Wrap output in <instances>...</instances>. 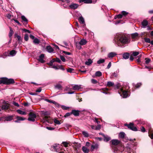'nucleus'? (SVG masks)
Instances as JSON below:
<instances>
[{
    "instance_id": "nucleus-41",
    "label": "nucleus",
    "mask_w": 153,
    "mask_h": 153,
    "mask_svg": "<svg viewBox=\"0 0 153 153\" xmlns=\"http://www.w3.org/2000/svg\"><path fill=\"white\" fill-rule=\"evenodd\" d=\"M33 42L34 44H38L40 42L39 40L37 38H35L33 41Z\"/></svg>"
},
{
    "instance_id": "nucleus-62",
    "label": "nucleus",
    "mask_w": 153,
    "mask_h": 153,
    "mask_svg": "<svg viewBox=\"0 0 153 153\" xmlns=\"http://www.w3.org/2000/svg\"><path fill=\"white\" fill-rule=\"evenodd\" d=\"M101 126L100 125H98L97 126H96L95 129L96 130H99L101 128Z\"/></svg>"
},
{
    "instance_id": "nucleus-8",
    "label": "nucleus",
    "mask_w": 153,
    "mask_h": 153,
    "mask_svg": "<svg viewBox=\"0 0 153 153\" xmlns=\"http://www.w3.org/2000/svg\"><path fill=\"white\" fill-rule=\"evenodd\" d=\"M110 142L111 143V146H116L120 143V141L118 140L113 139Z\"/></svg>"
},
{
    "instance_id": "nucleus-37",
    "label": "nucleus",
    "mask_w": 153,
    "mask_h": 153,
    "mask_svg": "<svg viewBox=\"0 0 153 153\" xmlns=\"http://www.w3.org/2000/svg\"><path fill=\"white\" fill-rule=\"evenodd\" d=\"M16 52L14 50H12L10 52V54L11 56H14L16 53Z\"/></svg>"
},
{
    "instance_id": "nucleus-49",
    "label": "nucleus",
    "mask_w": 153,
    "mask_h": 153,
    "mask_svg": "<svg viewBox=\"0 0 153 153\" xmlns=\"http://www.w3.org/2000/svg\"><path fill=\"white\" fill-rule=\"evenodd\" d=\"M74 71V70L71 68H68L67 69V71L68 72L72 73Z\"/></svg>"
},
{
    "instance_id": "nucleus-55",
    "label": "nucleus",
    "mask_w": 153,
    "mask_h": 153,
    "mask_svg": "<svg viewBox=\"0 0 153 153\" xmlns=\"http://www.w3.org/2000/svg\"><path fill=\"white\" fill-rule=\"evenodd\" d=\"M60 58L61 59L62 61H63L64 62H65L66 59L64 56H62V55H60Z\"/></svg>"
},
{
    "instance_id": "nucleus-28",
    "label": "nucleus",
    "mask_w": 153,
    "mask_h": 153,
    "mask_svg": "<svg viewBox=\"0 0 153 153\" xmlns=\"http://www.w3.org/2000/svg\"><path fill=\"white\" fill-rule=\"evenodd\" d=\"M103 137H104V139H103L104 141H106V142L108 141L111 139V137H108V136L105 135Z\"/></svg>"
},
{
    "instance_id": "nucleus-57",
    "label": "nucleus",
    "mask_w": 153,
    "mask_h": 153,
    "mask_svg": "<svg viewBox=\"0 0 153 153\" xmlns=\"http://www.w3.org/2000/svg\"><path fill=\"white\" fill-rule=\"evenodd\" d=\"M91 82L92 83L95 84L97 83V81L94 79H92L91 80Z\"/></svg>"
},
{
    "instance_id": "nucleus-47",
    "label": "nucleus",
    "mask_w": 153,
    "mask_h": 153,
    "mask_svg": "<svg viewBox=\"0 0 153 153\" xmlns=\"http://www.w3.org/2000/svg\"><path fill=\"white\" fill-rule=\"evenodd\" d=\"M82 133L85 137H88L89 136L88 134L85 131H83Z\"/></svg>"
},
{
    "instance_id": "nucleus-15",
    "label": "nucleus",
    "mask_w": 153,
    "mask_h": 153,
    "mask_svg": "<svg viewBox=\"0 0 153 153\" xmlns=\"http://www.w3.org/2000/svg\"><path fill=\"white\" fill-rule=\"evenodd\" d=\"M125 133L124 132H122L120 133L119 136L120 138L123 139V140L126 142L128 140L125 138Z\"/></svg>"
},
{
    "instance_id": "nucleus-29",
    "label": "nucleus",
    "mask_w": 153,
    "mask_h": 153,
    "mask_svg": "<svg viewBox=\"0 0 153 153\" xmlns=\"http://www.w3.org/2000/svg\"><path fill=\"white\" fill-rule=\"evenodd\" d=\"M55 88L59 90H61L62 89V86L60 84H58L55 86Z\"/></svg>"
},
{
    "instance_id": "nucleus-25",
    "label": "nucleus",
    "mask_w": 153,
    "mask_h": 153,
    "mask_svg": "<svg viewBox=\"0 0 153 153\" xmlns=\"http://www.w3.org/2000/svg\"><path fill=\"white\" fill-rule=\"evenodd\" d=\"M83 152L85 153H88L89 150L85 146H83L82 148Z\"/></svg>"
},
{
    "instance_id": "nucleus-52",
    "label": "nucleus",
    "mask_w": 153,
    "mask_h": 153,
    "mask_svg": "<svg viewBox=\"0 0 153 153\" xmlns=\"http://www.w3.org/2000/svg\"><path fill=\"white\" fill-rule=\"evenodd\" d=\"M58 69H60L63 71L65 70V68H64L63 66L62 65H58Z\"/></svg>"
},
{
    "instance_id": "nucleus-26",
    "label": "nucleus",
    "mask_w": 153,
    "mask_h": 153,
    "mask_svg": "<svg viewBox=\"0 0 153 153\" xmlns=\"http://www.w3.org/2000/svg\"><path fill=\"white\" fill-rule=\"evenodd\" d=\"M78 20L80 23L81 24H84L85 23V21L84 18L82 16L78 18Z\"/></svg>"
},
{
    "instance_id": "nucleus-31",
    "label": "nucleus",
    "mask_w": 153,
    "mask_h": 153,
    "mask_svg": "<svg viewBox=\"0 0 153 153\" xmlns=\"http://www.w3.org/2000/svg\"><path fill=\"white\" fill-rule=\"evenodd\" d=\"M16 112L20 114L25 115L26 114V113L25 112L23 111L20 109L17 110Z\"/></svg>"
},
{
    "instance_id": "nucleus-11",
    "label": "nucleus",
    "mask_w": 153,
    "mask_h": 153,
    "mask_svg": "<svg viewBox=\"0 0 153 153\" xmlns=\"http://www.w3.org/2000/svg\"><path fill=\"white\" fill-rule=\"evenodd\" d=\"M79 6V4L74 3H72L70 5H69V7L71 9L74 10L77 8Z\"/></svg>"
},
{
    "instance_id": "nucleus-45",
    "label": "nucleus",
    "mask_w": 153,
    "mask_h": 153,
    "mask_svg": "<svg viewBox=\"0 0 153 153\" xmlns=\"http://www.w3.org/2000/svg\"><path fill=\"white\" fill-rule=\"evenodd\" d=\"M112 149L114 150V152H117L118 151V149L115 146H111Z\"/></svg>"
},
{
    "instance_id": "nucleus-1",
    "label": "nucleus",
    "mask_w": 153,
    "mask_h": 153,
    "mask_svg": "<svg viewBox=\"0 0 153 153\" xmlns=\"http://www.w3.org/2000/svg\"><path fill=\"white\" fill-rule=\"evenodd\" d=\"M117 45L119 46L123 47L125 45H127L131 42L130 36L125 34L118 33L115 36Z\"/></svg>"
},
{
    "instance_id": "nucleus-38",
    "label": "nucleus",
    "mask_w": 153,
    "mask_h": 153,
    "mask_svg": "<svg viewBox=\"0 0 153 153\" xmlns=\"http://www.w3.org/2000/svg\"><path fill=\"white\" fill-rule=\"evenodd\" d=\"M121 13L123 16H126L129 14L128 13L124 11H122Z\"/></svg>"
},
{
    "instance_id": "nucleus-27",
    "label": "nucleus",
    "mask_w": 153,
    "mask_h": 153,
    "mask_svg": "<svg viewBox=\"0 0 153 153\" xmlns=\"http://www.w3.org/2000/svg\"><path fill=\"white\" fill-rule=\"evenodd\" d=\"M9 27L10 28V30L9 33V36L10 38H11V36L14 33V32L10 27Z\"/></svg>"
},
{
    "instance_id": "nucleus-56",
    "label": "nucleus",
    "mask_w": 153,
    "mask_h": 153,
    "mask_svg": "<svg viewBox=\"0 0 153 153\" xmlns=\"http://www.w3.org/2000/svg\"><path fill=\"white\" fill-rule=\"evenodd\" d=\"M71 114H72L71 112L67 113H66L65 115H64V117H67L70 116Z\"/></svg>"
},
{
    "instance_id": "nucleus-12",
    "label": "nucleus",
    "mask_w": 153,
    "mask_h": 153,
    "mask_svg": "<svg viewBox=\"0 0 153 153\" xmlns=\"http://www.w3.org/2000/svg\"><path fill=\"white\" fill-rule=\"evenodd\" d=\"M45 55L43 54H41L39 56L38 60L41 63H44L45 62V61L44 60L43 58L44 57Z\"/></svg>"
},
{
    "instance_id": "nucleus-48",
    "label": "nucleus",
    "mask_w": 153,
    "mask_h": 153,
    "mask_svg": "<svg viewBox=\"0 0 153 153\" xmlns=\"http://www.w3.org/2000/svg\"><path fill=\"white\" fill-rule=\"evenodd\" d=\"M145 63L146 64H148L151 61V59L149 58H146L145 59Z\"/></svg>"
},
{
    "instance_id": "nucleus-64",
    "label": "nucleus",
    "mask_w": 153,
    "mask_h": 153,
    "mask_svg": "<svg viewBox=\"0 0 153 153\" xmlns=\"http://www.w3.org/2000/svg\"><path fill=\"white\" fill-rule=\"evenodd\" d=\"M149 136L152 139H153V132L149 133Z\"/></svg>"
},
{
    "instance_id": "nucleus-54",
    "label": "nucleus",
    "mask_w": 153,
    "mask_h": 153,
    "mask_svg": "<svg viewBox=\"0 0 153 153\" xmlns=\"http://www.w3.org/2000/svg\"><path fill=\"white\" fill-rule=\"evenodd\" d=\"M56 62H58L60 64H61L62 62L60 59L58 58H55Z\"/></svg>"
},
{
    "instance_id": "nucleus-43",
    "label": "nucleus",
    "mask_w": 153,
    "mask_h": 153,
    "mask_svg": "<svg viewBox=\"0 0 153 153\" xmlns=\"http://www.w3.org/2000/svg\"><path fill=\"white\" fill-rule=\"evenodd\" d=\"M123 16L121 14H119L115 16L114 19H116L117 18L118 19H121L122 18Z\"/></svg>"
},
{
    "instance_id": "nucleus-40",
    "label": "nucleus",
    "mask_w": 153,
    "mask_h": 153,
    "mask_svg": "<svg viewBox=\"0 0 153 153\" xmlns=\"http://www.w3.org/2000/svg\"><path fill=\"white\" fill-rule=\"evenodd\" d=\"M98 148V146L97 145H92L91 146V151H93L94 150L95 148Z\"/></svg>"
},
{
    "instance_id": "nucleus-23",
    "label": "nucleus",
    "mask_w": 153,
    "mask_h": 153,
    "mask_svg": "<svg viewBox=\"0 0 153 153\" xmlns=\"http://www.w3.org/2000/svg\"><path fill=\"white\" fill-rule=\"evenodd\" d=\"M87 41L85 39H82L80 40L79 42V44L80 45H84L86 44L87 43Z\"/></svg>"
},
{
    "instance_id": "nucleus-5",
    "label": "nucleus",
    "mask_w": 153,
    "mask_h": 153,
    "mask_svg": "<svg viewBox=\"0 0 153 153\" xmlns=\"http://www.w3.org/2000/svg\"><path fill=\"white\" fill-rule=\"evenodd\" d=\"M42 114L44 116V117H43V120L45 121H46L48 123H50V121L49 118L50 117L48 116L49 114L48 112L47 111H43L42 112Z\"/></svg>"
},
{
    "instance_id": "nucleus-51",
    "label": "nucleus",
    "mask_w": 153,
    "mask_h": 153,
    "mask_svg": "<svg viewBox=\"0 0 153 153\" xmlns=\"http://www.w3.org/2000/svg\"><path fill=\"white\" fill-rule=\"evenodd\" d=\"M28 36L27 34H25V35L24 39L26 41H27L28 40Z\"/></svg>"
},
{
    "instance_id": "nucleus-33",
    "label": "nucleus",
    "mask_w": 153,
    "mask_h": 153,
    "mask_svg": "<svg viewBox=\"0 0 153 153\" xmlns=\"http://www.w3.org/2000/svg\"><path fill=\"white\" fill-rule=\"evenodd\" d=\"M142 84L141 83H138L137 84L135 85L134 86V88L136 89L139 88L142 85Z\"/></svg>"
},
{
    "instance_id": "nucleus-21",
    "label": "nucleus",
    "mask_w": 153,
    "mask_h": 153,
    "mask_svg": "<svg viewBox=\"0 0 153 153\" xmlns=\"http://www.w3.org/2000/svg\"><path fill=\"white\" fill-rule=\"evenodd\" d=\"M81 88V85H76L73 86V89L74 90H79Z\"/></svg>"
},
{
    "instance_id": "nucleus-60",
    "label": "nucleus",
    "mask_w": 153,
    "mask_h": 153,
    "mask_svg": "<svg viewBox=\"0 0 153 153\" xmlns=\"http://www.w3.org/2000/svg\"><path fill=\"white\" fill-rule=\"evenodd\" d=\"M61 108L63 110H67L69 108V107L66 106L65 105H62L61 106Z\"/></svg>"
},
{
    "instance_id": "nucleus-6",
    "label": "nucleus",
    "mask_w": 153,
    "mask_h": 153,
    "mask_svg": "<svg viewBox=\"0 0 153 153\" xmlns=\"http://www.w3.org/2000/svg\"><path fill=\"white\" fill-rule=\"evenodd\" d=\"M128 91L124 90L123 89H120V91L119 93L120 96L124 98L127 97L128 95Z\"/></svg>"
},
{
    "instance_id": "nucleus-50",
    "label": "nucleus",
    "mask_w": 153,
    "mask_h": 153,
    "mask_svg": "<svg viewBox=\"0 0 153 153\" xmlns=\"http://www.w3.org/2000/svg\"><path fill=\"white\" fill-rule=\"evenodd\" d=\"M62 144L65 147H67L69 144V143L66 142H63Z\"/></svg>"
},
{
    "instance_id": "nucleus-34",
    "label": "nucleus",
    "mask_w": 153,
    "mask_h": 153,
    "mask_svg": "<svg viewBox=\"0 0 153 153\" xmlns=\"http://www.w3.org/2000/svg\"><path fill=\"white\" fill-rule=\"evenodd\" d=\"M21 19H22L23 22H26V24H27L28 22V20L24 16H21Z\"/></svg>"
},
{
    "instance_id": "nucleus-36",
    "label": "nucleus",
    "mask_w": 153,
    "mask_h": 153,
    "mask_svg": "<svg viewBox=\"0 0 153 153\" xmlns=\"http://www.w3.org/2000/svg\"><path fill=\"white\" fill-rule=\"evenodd\" d=\"M95 75L96 76L100 77L102 76V73L100 71H97L95 73Z\"/></svg>"
},
{
    "instance_id": "nucleus-30",
    "label": "nucleus",
    "mask_w": 153,
    "mask_h": 153,
    "mask_svg": "<svg viewBox=\"0 0 153 153\" xmlns=\"http://www.w3.org/2000/svg\"><path fill=\"white\" fill-rule=\"evenodd\" d=\"M93 62V61L90 59H88V61L85 62V64L88 65H89L91 64Z\"/></svg>"
},
{
    "instance_id": "nucleus-2",
    "label": "nucleus",
    "mask_w": 153,
    "mask_h": 153,
    "mask_svg": "<svg viewBox=\"0 0 153 153\" xmlns=\"http://www.w3.org/2000/svg\"><path fill=\"white\" fill-rule=\"evenodd\" d=\"M15 82L14 79L11 78L8 79L6 77L1 78L0 80V84L2 83L7 85L13 84Z\"/></svg>"
},
{
    "instance_id": "nucleus-46",
    "label": "nucleus",
    "mask_w": 153,
    "mask_h": 153,
    "mask_svg": "<svg viewBox=\"0 0 153 153\" xmlns=\"http://www.w3.org/2000/svg\"><path fill=\"white\" fill-rule=\"evenodd\" d=\"M144 39L146 42L148 43H150L151 41L149 38L145 37L144 38Z\"/></svg>"
},
{
    "instance_id": "nucleus-42",
    "label": "nucleus",
    "mask_w": 153,
    "mask_h": 153,
    "mask_svg": "<svg viewBox=\"0 0 153 153\" xmlns=\"http://www.w3.org/2000/svg\"><path fill=\"white\" fill-rule=\"evenodd\" d=\"M120 86V85L119 83H118L115 85H114L113 87L114 89H118Z\"/></svg>"
},
{
    "instance_id": "nucleus-16",
    "label": "nucleus",
    "mask_w": 153,
    "mask_h": 153,
    "mask_svg": "<svg viewBox=\"0 0 153 153\" xmlns=\"http://www.w3.org/2000/svg\"><path fill=\"white\" fill-rule=\"evenodd\" d=\"M46 50L49 53H51L54 50L50 45L47 46L45 48Z\"/></svg>"
},
{
    "instance_id": "nucleus-9",
    "label": "nucleus",
    "mask_w": 153,
    "mask_h": 153,
    "mask_svg": "<svg viewBox=\"0 0 153 153\" xmlns=\"http://www.w3.org/2000/svg\"><path fill=\"white\" fill-rule=\"evenodd\" d=\"M110 90V89L107 88H103L100 89V90L102 91V92L106 94H110L109 92Z\"/></svg>"
},
{
    "instance_id": "nucleus-63",
    "label": "nucleus",
    "mask_w": 153,
    "mask_h": 153,
    "mask_svg": "<svg viewBox=\"0 0 153 153\" xmlns=\"http://www.w3.org/2000/svg\"><path fill=\"white\" fill-rule=\"evenodd\" d=\"M140 130L142 132H144L146 131V129L143 126H142L140 128Z\"/></svg>"
},
{
    "instance_id": "nucleus-53",
    "label": "nucleus",
    "mask_w": 153,
    "mask_h": 153,
    "mask_svg": "<svg viewBox=\"0 0 153 153\" xmlns=\"http://www.w3.org/2000/svg\"><path fill=\"white\" fill-rule=\"evenodd\" d=\"M54 122L55 124H57L59 125L61 124L60 122L56 119H54Z\"/></svg>"
},
{
    "instance_id": "nucleus-61",
    "label": "nucleus",
    "mask_w": 153,
    "mask_h": 153,
    "mask_svg": "<svg viewBox=\"0 0 153 153\" xmlns=\"http://www.w3.org/2000/svg\"><path fill=\"white\" fill-rule=\"evenodd\" d=\"M145 68L148 69L149 71H150L151 70L153 69V68L151 67L148 66H145Z\"/></svg>"
},
{
    "instance_id": "nucleus-35",
    "label": "nucleus",
    "mask_w": 153,
    "mask_h": 153,
    "mask_svg": "<svg viewBox=\"0 0 153 153\" xmlns=\"http://www.w3.org/2000/svg\"><path fill=\"white\" fill-rule=\"evenodd\" d=\"M16 116V118L19 121L20 120H24L26 119L25 118L22 117L18 116Z\"/></svg>"
},
{
    "instance_id": "nucleus-10",
    "label": "nucleus",
    "mask_w": 153,
    "mask_h": 153,
    "mask_svg": "<svg viewBox=\"0 0 153 153\" xmlns=\"http://www.w3.org/2000/svg\"><path fill=\"white\" fill-rule=\"evenodd\" d=\"M72 114H73L75 116H79L80 111L79 110H72L71 111Z\"/></svg>"
},
{
    "instance_id": "nucleus-19",
    "label": "nucleus",
    "mask_w": 153,
    "mask_h": 153,
    "mask_svg": "<svg viewBox=\"0 0 153 153\" xmlns=\"http://www.w3.org/2000/svg\"><path fill=\"white\" fill-rule=\"evenodd\" d=\"M130 56V54L128 53H125L123 55V58L125 59H128L129 58Z\"/></svg>"
},
{
    "instance_id": "nucleus-32",
    "label": "nucleus",
    "mask_w": 153,
    "mask_h": 153,
    "mask_svg": "<svg viewBox=\"0 0 153 153\" xmlns=\"http://www.w3.org/2000/svg\"><path fill=\"white\" fill-rule=\"evenodd\" d=\"M114 83L110 81L107 82V86L108 87H113Z\"/></svg>"
},
{
    "instance_id": "nucleus-4",
    "label": "nucleus",
    "mask_w": 153,
    "mask_h": 153,
    "mask_svg": "<svg viewBox=\"0 0 153 153\" xmlns=\"http://www.w3.org/2000/svg\"><path fill=\"white\" fill-rule=\"evenodd\" d=\"M28 115L29 117L28 118V120L32 122L35 121V118L36 117V114L33 112H30Z\"/></svg>"
},
{
    "instance_id": "nucleus-18",
    "label": "nucleus",
    "mask_w": 153,
    "mask_h": 153,
    "mask_svg": "<svg viewBox=\"0 0 153 153\" xmlns=\"http://www.w3.org/2000/svg\"><path fill=\"white\" fill-rule=\"evenodd\" d=\"M148 22L146 20H143L141 23V24L143 27H145L148 25Z\"/></svg>"
},
{
    "instance_id": "nucleus-3",
    "label": "nucleus",
    "mask_w": 153,
    "mask_h": 153,
    "mask_svg": "<svg viewBox=\"0 0 153 153\" xmlns=\"http://www.w3.org/2000/svg\"><path fill=\"white\" fill-rule=\"evenodd\" d=\"M124 126H127L128 128L134 131H137L138 130L136 127L134 126L133 123H130L129 124L125 123Z\"/></svg>"
},
{
    "instance_id": "nucleus-24",
    "label": "nucleus",
    "mask_w": 153,
    "mask_h": 153,
    "mask_svg": "<svg viewBox=\"0 0 153 153\" xmlns=\"http://www.w3.org/2000/svg\"><path fill=\"white\" fill-rule=\"evenodd\" d=\"M138 34L137 33H134L131 34V38L133 39H134L137 38L138 36Z\"/></svg>"
},
{
    "instance_id": "nucleus-39",
    "label": "nucleus",
    "mask_w": 153,
    "mask_h": 153,
    "mask_svg": "<svg viewBox=\"0 0 153 153\" xmlns=\"http://www.w3.org/2000/svg\"><path fill=\"white\" fill-rule=\"evenodd\" d=\"M105 61L104 59H101L97 61L98 64H100L104 63Z\"/></svg>"
},
{
    "instance_id": "nucleus-14",
    "label": "nucleus",
    "mask_w": 153,
    "mask_h": 153,
    "mask_svg": "<svg viewBox=\"0 0 153 153\" xmlns=\"http://www.w3.org/2000/svg\"><path fill=\"white\" fill-rule=\"evenodd\" d=\"M10 107V104L8 103H6V104L2 105L1 106V109L3 110H7Z\"/></svg>"
},
{
    "instance_id": "nucleus-58",
    "label": "nucleus",
    "mask_w": 153,
    "mask_h": 153,
    "mask_svg": "<svg viewBox=\"0 0 153 153\" xmlns=\"http://www.w3.org/2000/svg\"><path fill=\"white\" fill-rule=\"evenodd\" d=\"M118 73L117 71L114 72L112 74V76L115 77H117L118 76Z\"/></svg>"
},
{
    "instance_id": "nucleus-7",
    "label": "nucleus",
    "mask_w": 153,
    "mask_h": 153,
    "mask_svg": "<svg viewBox=\"0 0 153 153\" xmlns=\"http://www.w3.org/2000/svg\"><path fill=\"white\" fill-rule=\"evenodd\" d=\"M14 116V115H7L6 116L3 117L2 118L4 121H11L13 119Z\"/></svg>"
},
{
    "instance_id": "nucleus-13",
    "label": "nucleus",
    "mask_w": 153,
    "mask_h": 153,
    "mask_svg": "<svg viewBox=\"0 0 153 153\" xmlns=\"http://www.w3.org/2000/svg\"><path fill=\"white\" fill-rule=\"evenodd\" d=\"M81 147V144L78 143H76V144H75L74 146L73 147L74 148L75 150L77 152L78 151V149H79Z\"/></svg>"
},
{
    "instance_id": "nucleus-20",
    "label": "nucleus",
    "mask_w": 153,
    "mask_h": 153,
    "mask_svg": "<svg viewBox=\"0 0 153 153\" xmlns=\"http://www.w3.org/2000/svg\"><path fill=\"white\" fill-rule=\"evenodd\" d=\"M52 147L53 148L55 151H57V150L59 149V144H54L52 146Z\"/></svg>"
},
{
    "instance_id": "nucleus-44",
    "label": "nucleus",
    "mask_w": 153,
    "mask_h": 153,
    "mask_svg": "<svg viewBox=\"0 0 153 153\" xmlns=\"http://www.w3.org/2000/svg\"><path fill=\"white\" fill-rule=\"evenodd\" d=\"M139 53V52L133 51L132 53V55L133 56H135L138 55Z\"/></svg>"
},
{
    "instance_id": "nucleus-59",
    "label": "nucleus",
    "mask_w": 153,
    "mask_h": 153,
    "mask_svg": "<svg viewBox=\"0 0 153 153\" xmlns=\"http://www.w3.org/2000/svg\"><path fill=\"white\" fill-rule=\"evenodd\" d=\"M126 151L128 153H131V149L129 147H127L126 148Z\"/></svg>"
},
{
    "instance_id": "nucleus-22",
    "label": "nucleus",
    "mask_w": 153,
    "mask_h": 153,
    "mask_svg": "<svg viewBox=\"0 0 153 153\" xmlns=\"http://www.w3.org/2000/svg\"><path fill=\"white\" fill-rule=\"evenodd\" d=\"M117 55V54L114 52L110 53L108 55V57L110 58H113Z\"/></svg>"
},
{
    "instance_id": "nucleus-17",
    "label": "nucleus",
    "mask_w": 153,
    "mask_h": 153,
    "mask_svg": "<svg viewBox=\"0 0 153 153\" xmlns=\"http://www.w3.org/2000/svg\"><path fill=\"white\" fill-rule=\"evenodd\" d=\"M79 1L80 3L84 2L86 4L91 3L92 2V0H79Z\"/></svg>"
}]
</instances>
